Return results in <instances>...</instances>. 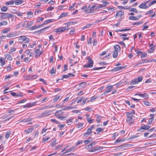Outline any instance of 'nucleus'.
<instances>
[{"instance_id":"nucleus-28","label":"nucleus","mask_w":156,"mask_h":156,"mask_svg":"<svg viewBox=\"0 0 156 156\" xmlns=\"http://www.w3.org/2000/svg\"><path fill=\"white\" fill-rule=\"evenodd\" d=\"M129 19L132 20H139V18L136 16H131L129 17Z\"/></svg>"},{"instance_id":"nucleus-36","label":"nucleus","mask_w":156,"mask_h":156,"mask_svg":"<svg viewBox=\"0 0 156 156\" xmlns=\"http://www.w3.org/2000/svg\"><path fill=\"white\" fill-rule=\"evenodd\" d=\"M73 120V119L72 118L66 120V122L68 125H71L72 124Z\"/></svg>"},{"instance_id":"nucleus-59","label":"nucleus","mask_w":156,"mask_h":156,"mask_svg":"<svg viewBox=\"0 0 156 156\" xmlns=\"http://www.w3.org/2000/svg\"><path fill=\"white\" fill-rule=\"evenodd\" d=\"M83 123H79L77 124V126L76 127L77 128H80L81 129L83 126Z\"/></svg>"},{"instance_id":"nucleus-45","label":"nucleus","mask_w":156,"mask_h":156,"mask_svg":"<svg viewBox=\"0 0 156 156\" xmlns=\"http://www.w3.org/2000/svg\"><path fill=\"white\" fill-rule=\"evenodd\" d=\"M104 130V129L101 128H97L96 131L97 132V134H99L100 132Z\"/></svg>"},{"instance_id":"nucleus-34","label":"nucleus","mask_w":156,"mask_h":156,"mask_svg":"<svg viewBox=\"0 0 156 156\" xmlns=\"http://www.w3.org/2000/svg\"><path fill=\"white\" fill-rule=\"evenodd\" d=\"M40 50L39 49H37L35 51V57L37 58L39 57L40 55Z\"/></svg>"},{"instance_id":"nucleus-43","label":"nucleus","mask_w":156,"mask_h":156,"mask_svg":"<svg viewBox=\"0 0 156 156\" xmlns=\"http://www.w3.org/2000/svg\"><path fill=\"white\" fill-rule=\"evenodd\" d=\"M14 3V1L13 0H11L9 1L6 2L5 5H13Z\"/></svg>"},{"instance_id":"nucleus-6","label":"nucleus","mask_w":156,"mask_h":156,"mask_svg":"<svg viewBox=\"0 0 156 156\" xmlns=\"http://www.w3.org/2000/svg\"><path fill=\"white\" fill-rule=\"evenodd\" d=\"M69 29L67 27H60L56 29V32L57 33H60L63 32L66 30H68Z\"/></svg>"},{"instance_id":"nucleus-5","label":"nucleus","mask_w":156,"mask_h":156,"mask_svg":"<svg viewBox=\"0 0 156 156\" xmlns=\"http://www.w3.org/2000/svg\"><path fill=\"white\" fill-rule=\"evenodd\" d=\"M19 42L20 43H22L23 42L25 43H28L30 39L29 38H27L25 35H23L20 36L18 39Z\"/></svg>"},{"instance_id":"nucleus-63","label":"nucleus","mask_w":156,"mask_h":156,"mask_svg":"<svg viewBox=\"0 0 156 156\" xmlns=\"http://www.w3.org/2000/svg\"><path fill=\"white\" fill-rule=\"evenodd\" d=\"M50 73L51 74H53V73H55V70L54 69V67H52L50 71Z\"/></svg>"},{"instance_id":"nucleus-56","label":"nucleus","mask_w":156,"mask_h":156,"mask_svg":"<svg viewBox=\"0 0 156 156\" xmlns=\"http://www.w3.org/2000/svg\"><path fill=\"white\" fill-rule=\"evenodd\" d=\"M52 107V106H45L42 107V108H40L39 110H44L45 109H47L49 108H51Z\"/></svg>"},{"instance_id":"nucleus-23","label":"nucleus","mask_w":156,"mask_h":156,"mask_svg":"<svg viewBox=\"0 0 156 156\" xmlns=\"http://www.w3.org/2000/svg\"><path fill=\"white\" fill-rule=\"evenodd\" d=\"M139 96L144 99H147L148 98V95L147 93L141 94L140 95H139Z\"/></svg>"},{"instance_id":"nucleus-21","label":"nucleus","mask_w":156,"mask_h":156,"mask_svg":"<svg viewBox=\"0 0 156 156\" xmlns=\"http://www.w3.org/2000/svg\"><path fill=\"white\" fill-rule=\"evenodd\" d=\"M114 51H117V52H118L119 51H120L121 49V48L119 45L118 44H116L114 46Z\"/></svg>"},{"instance_id":"nucleus-38","label":"nucleus","mask_w":156,"mask_h":156,"mask_svg":"<svg viewBox=\"0 0 156 156\" xmlns=\"http://www.w3.org/2000/svg\"><path fill=\"white\" fill-rule=\"evenodd\" d=\"M143 23V21H140L139 22H137L136 23L133 22L131 24L133 26L134 25H139L142 24Z\"/></svg>"},{"instance_id":"nucleus-48","label":"nucleus","mask_w":156,"mask_h":156,"mask_svg":"<svg viewBox=\"0 0 156 156\" xmlns=\"http://www.w3.org/2000/svg\"><path fill=\"white\" fill-rule=\"evenodd\" d=\"M8 23L7 21H3L0 23V27H1L2 25H6Z\"/></svg>"},{"instance_id":"nucleus-40","label":"nucleus","mask_w":156,"mask_h":156,"mask_svg":"<svg viewBox=\"0 0 156 156\" xmlns=\"http://www.w3.org/2000/svg\"><path fill=\"white\" fill-rule=\"evenodd\" d=\"M68 14V12H63L61 13L60 15L58 17L59 19H60L63 17L66 16Z\"/></svg>"},{"instance_id":"nucleus-9","label":"nucleus","mask_w":156,"mask_h":156,"mask_svg":"<svg viewBox=\"0 0 156 156\" xmlns=\"http://www.w3.org/2000/svg\"><path fill=\"white\" fill-rule=\"evenodd\" d=\"M37 102H33L30 103H27L25 105H23V108H29L34 106L36 105Z\"/></svg>"},{"instance_id":"nucleus-10","label":"nucleus","mask_w":156,"mask_h":156,"mask_svg":"<svg viewBox=\"0 0 156 156\" xmlns=\"http://www.w3.org/2000/svg\"><path fill=\"white\" fill-rule=\"evenodd\" d=\"M126 113L127 116L126 121L127 122H129L133 119V115L132 113H130L129 112H126Z\"/></svg>"},{"instance_id":"nucleus-46","label":"nucleus","mask_w":156,"mask_h":156,"mask_svg":"<svg viewBox=\"0 0 156 156\" xmlns=\"http://www.w3.org/2000/svg\"><path fill=\"white\" fill-rule=\"evenodd\" d=\"M143 103L144 105L147 106H150L151 105V103L147 101H143Z\"/></svg>"},{"instance_id":"nucleus-55","label":"nucleus","mask_w":156,"mask_h":156,"mask_svg":"<svg viewBox=\"0 0 156 156\" xmlns=\"http://www.w3.org/2000/svg\"><path fill=\"white\" fill-rule=\"evenodd\" d=\"M124 139H118L116 140L114 143H119L121 142H122L124 141Z\"/></svg>"},{"instance_id":"nucleus-37","label":"nucleus","mask_w":156,"mask_h":156,"mask_svg":"<svg viewBox=\"0 0 156 156\" xmlns=\"http://www.w3.org/2000/svg\"><path fill=\"white\" fill-rule=\"evenodd\" d=\"M5 58H7V59L9 60V61H11L12 60V57L9 54H6L5 55Z\"/></svg>"},{"instance_id":"nucleus-54","label":"nucleus","mask_w":156,"mask_h":156,"mask_svg":"<svg viewBox=\"0 0 156 156\" xmlns=\"http://www.w3.org/2000/svg\"><path fill=\"white\" fill-rule=\"evenodd\" d=\"M96 98H97L96 97H95V96H93L90 98V99L88 101V102H93L94 101H95Z\"/></svg>"},{"instance_id":"nucleus-16","label":"nucleus","mask_w":156,"mask_h":156,"mask_svg":"<svg viewBox=\"0 0 156 156\" xmlns=\"http://www.w3.org/2000/svg\"><path fill=\"white\" fill-rule=\"evenodd\" d=\"M124 14V12L122 10H119L118 11L116 14V17H121L123 16Z\"/></svg>"},{"instance_id":"nucleus-33","label":"nucleus","mask_w":156,"mask_h":156,"mask_svg":"<svg viewBox=\"0 0 156 156\" xmlns=\"http://www.w3.org/2000/svg\"><path fill=\"white\" fill-rule=\"evenodd\" d=\"M150 128V126L147 125H145L141 127V129H143L144 130H147Z\"/></svg>"},{"instance_id":"nucleus-60","label":"nucleus","mask_w":156,"mask_h":156,"mask_svg":"<svg viewBox=\"0 0 156 156\" xmlns=\"http://www.w3.org/2000/svg\"><path fill=\"white\" fill-rule=\"evenodd\" d=\"M153 12V9H151V10H150L148 11H147L146 12L145 14V15H150Z\"/></svg>"},{"instance_id":"nucleus-4","label":"nucleus","mask_w":156,"mask_h":156,"mask_svg":"<svg viewBox=\"0 0 156 156\" xmlns=\"http://www.w3.org/2000/svg\"><path fill=\"white\" fill-rule=\"evenodd\" d=\"M87 59L88 60L87 64L84 65L83 67L85 68H91L93 67L94 61L93 60L89 57H87Z\"/></svg>"},{"instance_id":"nucleus-30","label":"nucleus","mask_w":156,"mask_h":156,"mask_svg":"<svg viewBox=\"0 0 156 156\" xmlns=\"http://www.w3.org/2000/svg\"><path fill=\"white\" fill-rule=\"evenodd\" d=\"M87 84L86 82H84L79 83V85L81 88H83L85 87Z\"/></svg>"},{"instance_id":"nucleus-19","label":"nucleus","mask_w":156,"mask_h":156,"mask_svg":"<svg viewBox=\"0 0 156 156\" xmlns=\"http://www.w3.org/2000/svg\"><path fill=\"white\" fill-rule=\"evenodd\" d=\"M42 25H40L38 26H34L30 28V30H34L35 29H37L42 27Z\"/></svg>"},{"instance_id":"nucleus-41","label":"nucleus","mask_w":156,"mask_h":156,"mask_svg":"<svg viewBox=\"0 0 156 156\" xmlns=\"http://www.w3.org/2000/svg\"><path fill=\"white\" fill-rule=\"evenodd\" d=\"M76 4V3H75L72 4V5H69V9L70 10L72 11L74 10L75 8L74 6Z\"/></svg>"},{"instance_id":"nucleus-39","label":"nucleus","mask_w":156,"mask_h":156,"mask_svg":"<svg viewBox=\"0 0 156 156\" xmlns=\"http://www.w3.org/2000/svg\"><path fill=\"white\" fill-rule=\"evenodd\" d=\"M83 110L88 112H91L93 110L92 108L89 106L86 107L83 109Z\"/></svg>"},{"instance_id":"nucleus-47","label":"nucleus","mask_w":156,"mask_h":156,"mask_svg":"<svg viewBox=\"0 0 156 156\" xmlns=\"http://www.w3.org/2000/svg\"><path fill=\"white\" fill-rule=\"evenodd\" d=\"M11 133L10 131H8L5 133V138L6 139H8L10 136L11 135Z\"/></svg>"},{"instance_id":"nucleus-14","label":"nucleus","mask_w":156,"mask_h":156,"mask_svg":"<svg viewBox=\"0 0 156 156\" xmlns=\"http://www.w3.org/2000/svg\"><path fill=\"white\" fill-rule=\"evenodd\" d=\"M75 76V75L72 73H69L66 75H63L62 76V78L61 79V80H62L64 78H67L70 77H73Z\"/></svg>"},{"instance_id":"nucleus-18","label":"nucleus","mask_w":156,"mask_h":156,"mask_svg":"<svg viewBox=\"0 0 156 156\" xmlns=\"http://www.w3.org/2000/svg\"><path fill=\"white\" fill-rule=\"evenodd\" d=\"M100 147L97 146H95L92 150H88V151L89 152H94L96 151H98L100 150Z\"/></svg>"},{"instance_id":"nucleus-3","label":"nucleus","mask_w":156,"mask_h":156,"mask_svg":"<svg viewBox=\"0 0 156 156\" xmlns=\"http://www.w3.org/2000/svg\"><path fill=\"white\" fill-rule=\"evenodd\" d=\"M143 77L142 76H138L137 78L134 79L132 80L130 83V85H134L141 82L143 80Z\"/></svg>"},{"instance_id":"nucleus-22","label":"nucleus","mask_w":156,"mask_h":156,"mask_svg":"<svg viewBox=\"0 0 156 156\" xmlns=\"http://www.w3.org/2000/svg\"><path fill=\"white\" fill-rule=\"evenodd\" d=\"M126 9H128L130 12H133L136 13H138L137 10L135 8H130V7H129L127 8H126Z\"/></svg>"},{"instance_id":"nucleus-17","label":"nucleus","mask_w":156,"mask_h":156,"mask_svg":"<svg viewBox=\"0 0 156 156\" xmlns=\"http://www.w3.org/2000/svg\"><path fill=\"white\" fill-rule=\"evenodd\" d=\"M51 26H48L45 28L39 30L35 32H37L39 34L43 32L44 31H45L47 29L49 28Z\"/></svg>"},{"instance_id":"nucleus-35","label":"nucleus","mask_w":156,"mask_h":156,"mask_svg":"<svg viewBox=\"0 0 156 156\" xmlns=\"http://www.w3.org/2000/svg\"><path fill=\"white\" fill-rule=\"evenodd\" d=\"M93 147L92 146V144H89V145H86L85 146V148L87 149V151L89 150H92V149Z\"/></svg>"},{"instance_id":"nucleus-1","label":"nucleus","mask_w":156,"mask_h":156,"mask_svg":"<svg viewBox=\"0 0 156 156\" xmlns=\"http://www.w3.org/2000/svg\"><path fill=\"white\" fill-rule=\"evenodd\" d=\"M2 15L0 16V19L1 20L6 19H9L13 17V15L8 13H1Z\"/></svg>"},{"instance_id":"nucleus-53","label":"nucleus","mask_w":156,"mask_h":156,"mask_svg":"<svg viewBox=\"0 0 156 156\" xmlns=\"http://www.w3.org/2000/svg\"><path fill=\"white\" fill-rule=\"evenodd\" d=\"M147 54L145 52H142L140 55V58H143L146 57L147 56Z\"/></svg>"},{"instance_id":"nucleus-50","label":"nucleus","mask_w":156,"mask_h":156,"mask_svg":"<svg viewBox=\"0 0 156 156\" xmlns=\"http://www.w3.org/2000/svg\"><path fill=\"white\" fill-rule=\"evenodd\" d=\"M118 52L117 51H113L112 56L113 58H116L117 57Z\"/></svg>"},{"instance_id":"nucleus-24","label":"nucleus","mask_w":156,"mask_h":156,"mask_svg":"<svg viewBox=\"0 0 156 156\" xmlns=\"http://www.w3.org/2000/svg\"><path fill=\"white\" fill-rule=\"evenodd\" d=\"M23 77L26 80H31V75L29 74L25 75H23Z\"/></svg>"},{"instance_id":"nucleus-8","label":"nucleus","mask_w":156,"mask_h":156,"mask_svg":"<svg viewBox=\"0 0 156 156\" xmlns=\"http://www.w3.org/2000/svg\"><path fill=\"white\" fill-rule=\"evenodd\" d=\"M147 2H144L140 4L139 6V7L141 9H147L149 8L148 5H147Z\"/></svg>"},{"instance_id":"nucleus-64","label":"nucleus","mask_w":156,"mask_h":156,"mask_svg":"<svg viewBox=\"0 0 156 156\" xmlns=\"http://www.w3.org/2000/svg\"><path fill=\"white\" fill-rule=\"evenodd\" d=\"M123 155L122 152H119L115 154L114 156H122Z\"/></svg>"},{"instance_id":"nucleus-61","label":"nucleus","mask_w":156,"mask_h":156,"mask_svg":"<svg viewBox=\"0 0 156 156\" xmlns=\"http://www.w3.org/2000/svg\"><path fill=\"white\" fill-rule=\"evenodd\" d=\"M49 139H50V137H47L46 138H43L42 143H45V142H47L49 140Z\"/></svg>"},{"instance_id":"nucleus-2","label":"nucleus","mask_w":156,"mask_h":156,"mask_svg":"<svg viewBox=\"0 0 156 156\" xmlns=\"http://www.w3.org/2000/svg\"><path fill=\"white\" fill-rule=\"evenodd\" d=\"M63 113L64 112L62 110L57 111L55 113V116L58 119L62 120L64 118H66V117L62 116Z\"/></svg>"},{"instance_id":"nucleus-31","label":"nucleus","mask_w":156,"mask_h":156,"mask_svg":"<svg viewBox=\"0 0 156 156\" xmlns=\"http://www.w3.org/2000/svg\"><path fill=\"white\" fill-rule=\"evenodd\" d=\"M23 2V1L21 0H15L14 1V3L16 5H19L21 4Z\"/></svg>"},{"instance_id":"nucleus-15","label":"nucleus","mask_w":156,"mask_h":156,"mask_svg":"<svg viewBox=\"0 0 156 156\" xmlns=\"http://www.w3.org/2000/svg\"><path fill=\"white\" fill-rule=\"evenodd\" d=\"M106 88L107 90H105L104 94H108V93L110 92L113 89V86H108L106 87Z\"/></svg>"},{"instance_id":"nucleus-27","label":"nucleus","mask_w":156,"mask_h":156,"mask_svg":"<svg viewBox=\"0 0 156 156\" xmlns=\"http://www.w3.org/2000/svg\"><path fill=\"white\" fill-rule=\"evenodd\" d=\"M93 138L91 137H89L88 139L84 140V142L85 144H87L89 143L90 142L92 141L93 140Z\"/></svg>"},{"instance_id":"nucleus-26","label":"nucleus","mask_w":156,"mask_h":156,"mask_svg":"<svg viewBox=\"0 0 156 156\" xmlns=\"http://www.w3.org/2000/svg\"><path fill=\"white\" fill-rule=\"evenodd\" d=\"M125 68V66L118 67L114 68V70L115 71H119L124 69Z\"/></svg>"},{"instance_id":"nucleus-57","label":"nucleus","mask_w":156,"mask_h":156,"mask_svg":"<svg viewBox=\"0 0 156 156\" xmlns=\"http://www.w3.org/2000/svg\"><path fill=\"white\" fill-rule=\"evenodd\" d=\"M51 121L52 122H54V123L57 124H59L60 123V122L58 121H57L56 119H51Z\"/></svg>"},{"instance_id":"nucleus-29","label":"nucleus","mask_w":156,"mask_h":156,"mask_svg":"<svg viewBox=\"0 0 156 156\" xmlns=\"http://www.w3.org/2000/svg\"><path fill=\"white\" fill-rule=\"evenodd\" d=\"M32 120V118H28L27 119H23L21 121V122H31Z\"/></svg>"},{"instance_id":"nucleus-62","label":"nucleus","mask_w":156,"mask_h":156,"mask_svg":"<svg viewBox=\"0 0 156 156\" xmlns=\"http://www.w3.org/2000/svg\"><path fill=\"white\" fill-rule=\"evenodd\" d=\"M154 120V118L153 117H152L150 118L148 120V123L149 124H151L152 122Z\"/></svg>"},{"instance_id":"nucleus-32","label":"nucleus","mask_w":156,"mask_h":156,"mask_svg":"<svg viewBox=\"0 0 156 156\" xmlns=\"http://www.w3.org/2000/svg\"><path fill=\"white\" fill-rule=\"evenodd\" d=\"M10 29L9 28H7L3 29L2 31V33L3 34L6 33L10 31Z\"/></svg>"},{"instance_id":"nucleus-42","label":"nucleus","mask_w":156,"mask_h":156,"mask_svg":"<svg viewBox=\"0 0 156 156\" xmlns=\"http://www.w3.org/2000/svg\"><path fill=\"white\" fill-rule=\"evenodd\" d=\"M97 117L96 118V121L98 123H99L101 121V117L98 115H97Z\"/></svg>"},{"instance_id":"nucleus-52","label":"nucleus","mask_w":156,"mask_h":156,"mask_svg":"<svg viewBox=\"0 0 156 156\" xmlns=\"http://www.w3.org/2000/svg\"><path fill=\"white\" fill-rule=\"evenodd\" d=\"M87 9L88 8L87 6L86 5H84L81 8V10L84 12H87Z\"/></svg>"},{"instance_id":"nucleus-20","label":"nucleus","mask_w":156,"mask_h":156,"mask_svg":"<svg viewBox=\"0 0 156 156\" xmlns=\"http://www.w3.org/2000/svg\"><path fill=\"white\" fill-rule=\"evenodd\" d=\"M75 147H72L70 148L67 149L66 151L62 153V154H65L71 152L74 150Z\"/></svg>"},{"instance_id":"nucleus-58","label":"nucleus","mask_w":156,"mask_h":156,"mask_svg":"<svg viewBox=\"0 0 156 156\" xmlns=\"http://www.w3.org/2000/svg\"><path fill=\"white\" fill-rule=\"evenodd\" d=\"M8 9L7 7L5 6H4L1 8V10L2 11L6 12L7 10Z\"/></svg>"},{"instance_id":"nucleus-25","label":"nucleus","mask_w":156,"mask_h":156,"mask_svg":"<svg viewBox=\"0 0 156 156\" xmlns=\"http://www.w3.org/2000/svg\"><path fill=\"white\" fill-rule=\"evenodd\" d=\"M34 129V128L33 127H32L29 128L27 130H25L24 132L26 133V134H28L30 133Z\"/></svg>"},{"instance_id":"nucleus-7","label":"nucleus","mask_w":156,"mask_h":156,"mask_svg":"<svg viewBox=\"0 0 156 156\" xmlns=\"http://www.w3.org/2000/svg\"><path fill=\"white\" fill-rule=\"evenodd\" d=\"M51 111H46L43 112L40 115H38V117L39 118H41L44 117L50 114Z\"/></svg>"},{"instance_id":"nucleus-11","label":"nucleus","mask_w":156,"mask_h":156,"mask_svg":"<svg viewBox=\"0 0 156 156\" xmlns=\"http://www.w3.org/2000/svg\"><path fill=\"white\" fill-rule=\"evenodd\" d=\"M18 35L17 32H14L8 34L7 35V37L9 38H11L16 36Z\"/></svg>"},{"instance_id":"nucleus-44","label":"nucleus","mask_w":156,"mask_h":156,"mask_svg":"<svg viewBox=\"0 0 156 156\" xmlns=\"http://www.w3.org/2000/svg\"><path fill=\"white\" fill-rule=\"evenodd\" d=\"M156 3V0H153L151 1L149 3H148V5L149 7H150L152 5H153Z\"/></svg>"},{"instance_id":"nucleus-51","label":"nucleus","mask_w":156,"mask_h":156,"mask_svg":"<svg viewBox=\"0 0 156 156\" xmlns=\"http://www.w3.org/2000/svg\"><path fill=\"white\" fill-rule=\"evenodd\" d=\"M0 62L2 66H3L5 64V61L4 59H3L2 58H0Z\"/></svg>"},{"instance_id":"nucleus-49","label":"nucleus","mask_w":156,"mask_h":156,"mask_svg":"<svg viewBox=\"0 0 156 156\" xmlns=\"http://www.w3.org/2000/svg\"><path fill=\"white\" fill-rule=\"evenodd\" d=\"M60 96H55L53 100V103L56 102L60 98Z\"/></svg>"},{"instance_id":"nucleus-12","label":"nucleus","mask_w":156,"mask_h":156,"mask_svg":"<svg viewBox=\"0 0 156 156\" xmlns=\"http://www.w3.org/2000/svg\"><path fill=\"white\" fill-rule=\"evenodd\" d=\"M92 133V132L91 129H87V132L84 134L83 137L84 138H87L89 136L91 135Z\"/></svg>"},{"instance_id":"nucleus-13","label":"nucleus","mask_w":156,"mask_h":156,"mask_svg":"<svg viewBox=\"0 0 156 156\" xmlns=\"http://www.w3.org/2000/svg\"><path fill=\"white\" fill-rule=\"evenodd\" d=\"M148 62L149 63V60L147 59H142L141 61H140V62L137 64H136L134 66H139L140 65L144 63Z\"/></svg>"}]
</instances>
